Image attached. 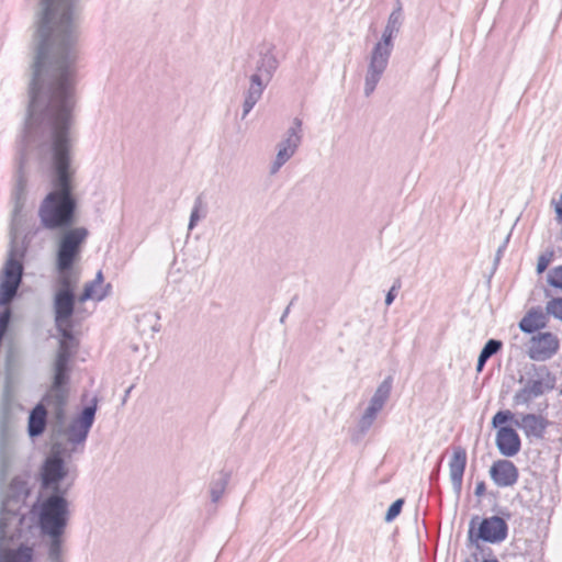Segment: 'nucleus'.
<instances>
[{"instance_id":"nucleus-1","label":"nucleus","mask_w":562,"mask_h":562,"mask_svg":"<svg viewBox=\"0 0 562 562\" xmlns=\"http://www.w3.org/2000/svg\"><path fill=\"white\" fill-rule=\"evenodd\" d=\"M79 0H41L32 40L33 63L29 83V105L24 130L18 147L16 171L11 199L13 222H21L27 201L26 165L34 156L40 165L49 166L41 157L40 147L47 142L46 131L61 104L68 102L75 115L78 82Z\"/></svg>"},{"instance_id":"nucleus-2","label":"nucleus","mask_w":562,"mask_h":562,"mask_svg":"<svg viewBox=\"0 0 562 562\" xmlns=\"http://www.w3.org/2000/svg\"><path fill=\"white\" fill-rule=\"evenodd\" d=\"M75 115H70L68 102H64L46 131L47 142L40 147L41 157L49 160L53 189L41 201L37 215L43 228L72 229L77 221L78 199L75 194L72 148L77 142Z\"/></svg>"},{"instance_id":"nucleus-3","label":"nucleus","mask_w":562,"mask_h":562,"mask_svg":"<svg viewBox=\"0 0 562 562\" xmlns=\"http://www.w3.org/2000/svg\"><path fill=\"white\" fill-rule=\"evenodd\" d=\"M88 236L89 231L83 226L59 235L55 254L57 272L55 291L76 293L75 290L80 281V271L75 269V263L81 258Z\"/></svg>"},{"instance_id":"nucleus-4","label":"nucleus","mask_w":562,"mask_h":562,"mask_svg":"<svg viewBox=\"0 0 562 562\" xmlns=\"http://www.w3.org/2000/svg\"><path fill=\"white\" fill-rule=\"evenodd\" d=\"M279 65V59L274 54V46L269 44L259 48L258 55L254 58V63L248 60L244 66V75L245 78L248 79V86L243 92L241 120L246 119L255 105L261 100Z\"/></svg>"},{"instance_id":"nucleus-5","label":"nucleus","mask_w":562,"mask_h":562,"mask_svg":"<svg viewBox=\"0 0 562 562\" xmlns=\"http://www.w3.org/2000/svg\"><path fill=\"white\" fill-rule=\"evenodd\" d=\"M402 24L403 11L402 5L398 2L397 7L389 15L381 40L373 46L371 50L364 78L363 91L366 97H370L374 92L385 69L387 68L389 59L394 47L393 38L398 34Z\"/></svg>"},{"instance_id":"nucleus-6","label":"nucleus","mask_w":562,"mask_h":562,"mask_svg":"<svg viewBox=\"0 0 562 562\" xmlns=\"http://www.w3.org/2000/svg\"><path fill=\"white\" fill-rule=\"evenodd\" d=\"M67 495L64 492H48L43 497L38 496L31 506L30 514L36 518L42 535H64L70 517Z\"/></svg>"},{"instance_id":"nucleus-7","label":"nucleus","mask_w":562,"mask_h":562,"mask_svg":"<svg viewBox=\"0 0 562 562\" xmlns=\"http://www.w3.org/2000/svg\"><path fill=\"white\" fill-rule=\"evenodd\" d=\"M519 382L524 386L515 393L513 402L515 405H528L535 398L552 391L557 379L546 364L531 363L525 367Z\"/></svg>"},{"instance_id":"nucleus-8","label":"nucleus","mask_w":562,"mask_h":562,"mask_svg":"<svg viewBox=\"0 0 562 562\" xmlns=\"http://www.w3.org/2000/svg\"><path fill=\"white\" fill-rule=\"evenodd\" d=\"M53 381L43 396V401L50 408L53 417L58 426L66 420V405L69 396L70 366L69 363L54 362Z\"/></svg>"},{"instance_id":"nucleus-9","label":"nucleus","mask_w":562,"mask_h":562,"mask_svg":"<svg viewBox=\"0 0 562 562\" xmlns=\"http://www.w3.org/2000/svg\"><path fill=\"white\" fill-rule=\"evenodd\" d=\"M508 536V525L499 516L485 517L480 520L479 516H473L469 524L468 542L475 546L477 550L484 553V548L480 541L488 543H501Z\"/></svg>"},{"instance_id":"nucleus-10","label":"nucleus","mask_w":562,"mask_h":562,"mask_svg":"<svg viewBox=\"0 0 562 562\" xmlns=\"http://www.w3.org/2000/svg\"><path fill=\"white\" fill-rule=\"evenodd\" d=\"M32 487L29 479L23 475H15L8 484L5 495L3 497L1 509L3 514L19 518L22 525L25 514L22 512L26 506V501L31 496Z\"/></svg>"},{"instance_id":"nucleus-11","label":"nucleus","mask_w":562,"mask_h":562,"mask_svg":"<svg viewBox=\"0 0 562 562\" xmlns=\"http://www.w3.org/2000/svg\"><path fill=\"white\" fill-rule=\"evenodd\" d=\"M393 387V378L386 376L376 387L373 396L369 402V406L360 417L356 430V435L352 436L351 440L357 442L361 439L372 427L378 414L383 409L385 403L390 398L391 391Z\"/></svg>"},{"instance_id":"nucleus-12","label":"nucleus","mask_w":562,"mask_h":562,"mask_svg":"<svg viewBox=\"0 0 562 562\" xmlns=\"http://www.w3.org/2000/svg\"><path fill=\"white\" fill-rule=\"evenodd\" d=\"M67 474L68 469L60 452H52L41 468V488L45 492L68 493L71 484L66 486L61 484Z\"/></svg>"},{"instance_id":"nucleus-13","label":"nucleus","mask_w":562,"mask_h":562,"mask_svg":"<svg viewBox=\"0 0 562 562\" xmlns=\"http://www.w3.org/2000/svg\"><path fill=\"white\" fill-rule=\"evenodd\" d=\"M303 122L294 117L283 138L277 145V155L270 166V173L276 175L297 151L303 139Z\"/></svg>"},{"instance_id":"nucleus-14","label":"nucleus","mask_w":562,"mask_h":562,"mask_svg":"<svg viewBox=\"0 0 562 562\" xmlns=\"http://www.w3.org/2000/svg\"><path fill=\"white\" fill-rule=\"evenodd\" d=\"M24 273L23 262L7 259L0 276V306H7L18 295Z\"/></svg>"},{"instance_id":"nucleus-15","label":"nucleus","mask_w":562,"mask_h":562,"mask_svg":"<svg viewBox=\"0 0 562 562\" xmlns=\"http://www.w3.org/2000/svg\"><path fill=\"white\" fill-rule=\"evenodd\" d=\"M98 400L94 397L90 405L85 406L79 415L69 424L66 435L68 442L72 445L83 443L94 423Z\"/></svg>"},{"instance_id":"nucleus-16","label":"nucleus","mask_w":562,"mask_h":562,"mask_svg":"<svg viewBox=\"0 0 562 562\" xmlns=\"http://www.w3.org/2000/svg\"><path fill=\"white\" fill-rule=\"evenodd\" d=\"M560 342L554 334L539 333L531 337L527 355L531 360L546 361L558 352Z\"/></svg>"},{"instance_id":"nucleus-17","label":"nucleus","mask_w":562,"mask_h":562,"mask_svg":"<svg viewBox=\"0 0 562 562\" xmlns=\"http://www.w3.org/2000/svg\"><path fill=\"white\" fill-rule=\"evenodd\" d=\"M490 476L496 486L509 487L517 483L519 471L513 461L499 459L491 465Z\"/></svg>"},{"instance_id":"nucleus-18","label":"nucleus","mask_w":562,"mask_h":562,"mask_svg":"<svg viewBox=\"0 0 562 562\" xmlns=\"http://www.w3.org/2000/svg\"><path fill=\"white\" fill-rule=\"evenodd\" d=\"M467 450L457 446L453 448L452 457L449 461V475L452 484L453 492L459 499L462 492L463 475L467 468Z\"/></svg>"},{"instance_id":"nucleus-19","label":"nucleus","mask_w":562,"mask_h":562,"mask_svg":"<svg viewBox=\"0 0 562 562\" xmlns=\"http://www.w3.org/2000/svg\"><path fill=\"white\" fill-rule=\"evenodd\" d=\"M496 447L504 457L516 456L521 448L519 435L510 426L499 427L496 434Z\"/></svg>"},{"instance_id":"nucleus-20","label":"nucleus","mask_w":562,"mask_h":562,"mask_svg":"<svg viewBox=\"0 0 562 562\" xmlns=\"http://www.w3.org/2000/svg\"><path fill=\"white\" fill-rule=\"evenodd\" d=\"M77 300L76 293L55 291L53 300L55 323L68 322L72 318Z\"/></svg>"},{"instance_id":"nucleus-21","label":"nucleus","mask_w":562,"mask_h":562,"mask_svg":"<svg viewBox=\"0 0 562 562\" xmlns=\"http://www.w3.org/2000/svg\"><path fill=\"white\" fill-rule=\"evenodd\" d=\"M514 425L521 429L528 438L542 439L549 422L541 415L525 414L520 419H515Z\"/></svg>"},{"instance_id":"nucleus-22","label":"nucleus","mask_w":562,"mask_h":562,"mask_svg":"<svg viewBox=\"0 0 562 562\" xmlns=\"http://www.w3.org/2000/svg\"><path fill=\"white\" fill-rule=\"evenodd\" d=\"M549 314L544 312L541 306L531 307L526 315L520 319L518 327L525 334H535L543 329L548 325Z\"/></svg>"},{"instance_id":"nucleus-23","label":"nucleus","mask_w":562,"mask_h":562,"mask_svg":"<svg viewBox=\"0 0 562 562\" xmlns=\"http://www.w3.org/2000/svg\"><path fill=\"white\" fill-rule=\"evenodd\" d=\"M47 404L42 400L30 412L27 419V434L31 438L42 436L47 425Z\"/></svg>"},{"instance_id":"nucleus-24","label":"nucleus","mask_w":562,"mask_h":562,"mask_svg":"<svg viewBox=\"0 0 562 562\" xmlns=\"http://www.w3.org/2000/svg\"><path fill=\"white\" fill-rule=\"evenodd\" d=\"M21 222H13L11 220V226H10V245L8 250V258L12 259L13 261L23 262L24 257L26 255L27 245L25 240H19L18 238V227Z\"/></svg>"},{"instance_id":"nucleus-25","label":"nucleus","mask_w":562,"mask_h":562,"mask_svg":"<svg viewBox=\"0 0 562 562\" xmlns=\"http://www.w3.org/2000/svg\"><path fill=\"white\" fill-rule=\"evenodd\" d=\"M33 548L23 543L14 549L4 550L0 554V562H33Z\"/></svg>"},{"instance_id":"nucleus-26","label":"nucleus","mask_w":562,"mask_h":562,"mask_svg":"<svg viewBox=\"0 0 562 562\" xmlns=\"http://www.w3.org/2000/svg\"><path fill=\"white\" fill-rule=\"evenodd\" d=\"M231 480V472L220 471L214 474L210 483V495L212 503H217L224 495Z\"/></svg>"},{"instance_id":"nucleus-27","label":"nucleus","mask_w":562,"mask_h":562,"mask_svg":"<svg viewBox=\"0 0 562 562\" xmlns=\"http://www.w3.org/2000/svg\"><path fill=\"white\" fill-rule=\"evenodd\" d=\"M205 215H206L205 204H204L202 195H199L194 200L193 207H192V211L190 214V220H189V225H188L189 231H192L196 226L198 222L202 217H205Z\"/></svg>"},{"instance_id":"nucleus-28","label":"nucleus","mask_w":562,"mask_h":562,"mask_svg":"<svg viewBox=\"0 0 562 562\" xmlns=\"http://www.w3.org/2000/svg\"><path fill=\"white\" fill-rule=\"evenodd\" d=\"M95 288L97 285L92 281L87 282L83 286V291L78 296V301L83 303L93 297H95L98 301H101L108 295V290L111 289V284H106L104 291L100 294H97Z\"/></svg>"},{"instance_id":"nucleus-29","label":"nucleus","mask_w":562,"mask_h":562,"mask_svg":"<svg viewBox=\"0 0 562 562\" xmlns=\"http://www.w3.org/2000/svg\"><path fill=\"white\" fill-rule=\"evenodd\" d=\"M78 344H69V341H59L57 355L54 362L70 363Z\"/></svg>"},{"instance_id":"nucleus-30","label":"nucleus","mask_w":562,"mask_h":562,"mask_svg":"<svg viewBox=\"0 0 562 562\" xmlns=\"http://www.w3.org/2000/svg\"><path fill=\"white\" fill-rule=\"evenodd\" d=\"M50 538V543L48 547V559L50 562H61V552H63V535H47Z\"/></svg>"},{"instance_id":"nucleus-31","label":"nucleus","mask_w":562,"mask_h":562,"mask_svg":"<svg viewBox=\"0 0 562 562\" xmlns=\"http://www.w3.org/2000/svg\"><path fill=\"white\" fill-rule=\"evenodd\" d=\"M55 324L58 333L61 336V339L59 341H69V344H78L72 333L74 324L71 319H69L68 322H60Z\"/></svg>"},{"instance_id":"nucleus-32","label":"nucleus","mask_w":562,"mask_h":562,"mask_svg":"<svg viewBox=\"0 0 562 562\" xmlns=\"http://www.w3.org/2000/svg\"><path fill=\"white\" fill-rule=\"evenodd\" d=\"M547 282L550 286L562 290V265L549 270L547 274Z\"/></svg>"},{"instance_id":"nucleus-33","label":"nucleus","mask_w":562,"mask_h":562,"mask_svg":"<svg viewBox=\"0 0 562 562\" xmlns=\"http://www.w3.org/2000/svg\"><path fill=\"white\" fill-rule=\"evenodd\" d=\"M547 314L562 322V297H553L546 305Z\"/></svg>"},{"instance_id":"nucleus-34","label":"nucleus","mask_w":562,"mask_h":562,"mask_svg":"<svg viewBox=\"0 0 562 562\" xmlns=\"http://www.w3.org/2000/svg\"><path fill=\"white\" fill-rule=\"evenodd\" d=\"M515 415L510 411H498L492 418V426L494 428L503 427L502 425L515 420Z\"/></svg>"},{"instance_id":"nucleus-35","label":"nucleus","mask_w":562,"mask_h":562,"mask_svg":"<svg viewBox=\"0 0 562 562\" xmlns=\"http://www.w3.org/2000/svg\"><path fill=\"white\" fill-rule=\"evenodd\" d=\"M503 347V342L497 339H488L483 346L481 353L488 359L496 355Z\"/></svg>"},{"instance_id":"nucleus-36","label":"nucleus","mask_w":562,"mask_h":562,"mask_svg":"<svg viewBox=\"0 0 562 562\" xmlns=\"http://www.w3.org/2000/svg\"><path fill=\"white\" fill-rule=\"evenodd\" d=\"M403 505H404L403 498H398V499L394 501L387 508L384 520L386 522L393 521L401 514Z\"/></svg>"},{"instance_id":"nucleus-37","label":"nucleus","mask_w":562,"mask_h":562,"mask_svg":"<svg viewBox=\"0 0 562 562\" xmlns=\"http://www.w3.org/2000/svg\"><path fill=\"white\" fill-rule=\"evenodd\" d=\"M552 256H553V252H548V254H542L538 257V262H537V268H536V271L538 274L543 273L548 269V267L551 262Z\"/></svg>"},{"instance_id":"nucleus-38","label":"nucleus","mask_w":562,"mask_h":562,"mask_svg":"<svg viewBox=\"0 0 562 562\" xmlns=\"http://www.w3.org/2000/svg\"><path fill=\"white\" fill-rule=\"evenodd\" d=\"M401 286H402L401 280L396 279L385 295V305L386 306H390L394 302Z\"/></svg>"},{"instance_id":"nucleus-39","label":"nucleus","mask_w":562,"mask_h":562,"mask_svg":"<svg viewBox=\"0 0 562 562\" xmlns=\"http://www.w3.org/2000/svg\"><path fill=\"white\" fill-rule=\"evenodd\" d=\"M510 236L512 234H507V236L505 237V239L503 240V243L498 246L497 250H496V254H495V259H494V262L495 265H497L499 262V260L502 259L503 257V254L504 251L506 250L507 246H508V243H509V239H510Z\"/></svg>"},{"instance_id":"nucleus-40","label":"nucleus","mask_w":562,"mask_h":562,"mask_svg":"<svg viewBox=\"0 0 562 562\" xmlns=\"http://www.w3.org/2000/svg\"><path fill=\"white\" fill-rule=\"evenodd\" d=\"M485 492H486L485 482L484 481L477 482L476 486H475V490H474L475 496L482 497L485 494Z\"/></svg>"},{"instance_id":"nucleus-41","label":"nucleus","mask_w":562,"mask_h":562,"mask_svg":"<svg viewBox=\"0 0 562 562\" xmlns=\"http://www.w3.org/2000/svg\"><path fill=\"white\" fill-rule=\"evenodd\" d=\"M487 360H488V358H487V357H485V356H483V355L480 352L479 358H477V362H476V371H477V372H481V371L484 369V367H485V364H486Z\"/></svg>"},{"instance_id":"nucleus-42","label":"nucleus","mask_w":562,"mask_h":562,"mask_svg":"<svg viewBox=\"0 0 562 562\" xmlns=\"http://www.w3.org/2000/svg\"><path fill=\"white\" fill-rule=\"evenodd\" d=\"M296 299H297V296L295 295V296L291 300V302H290V304L286 306V308L284 310V312H283V314L281 315V318H280V322H281V323H284V321H285L286 316L289 315L290 307H291V305L293 304V302H294Z\"/></svg>"},{"instance_id":"nucleus-43","label":"nucleus","mask_w":562,"mask_h":562,"mask_svg":"<svg viewBox=\"0 0 562 562\" xmlns=\"http://www.w3.org/2000/svg\"><path fill=\"white\" fill-rule=\"evenodd\" d=\"M92 282H93L97 286H99V285L103 282V273H102V271H101V270H99V271L97 272L95 278H94V280H92Z\"/></svg>"},{"instance_id":"nucleus-44","label":"nucleus","mask_w":562,"mask_h":562,"mask_svg":"<svg viewBox=\"0 0 562 562\" xmlns=\"http://www.w3.org/2000/svg\"><path fill=\"white\" fill-rule=\"evenodd\" d=\"M133 389H134V384H132L131 386H128V387L126 389V391H125V393H124V396H123V398H122V404H125V403H126V401H127V398H128V396H130V394H131V392H132V390H133Z\"/></svg>"},{"instance_id":"nucleus-45","label":"nucleus","mask_w":562,"mask_h":562,"mask_svg":"<svg viewBox=\"0 0 562 562\" xmlns=\"http://www.w3.org/2000/svg\"><path fill=\"white\" fill-rule=\"evenodd\" d=\"M9 408H5L4 415L1 420V427L4 429L8 423Z\"/></svg>"},{"instance_id":"nucleus-46","label":"nucleus","mask_w":562,"mask_h":562,"mask_svg":"<svg viewBox=\"0 0 562 562\" xmlns=\"http://www.w3.org/2000/svg\"><path fill=\"white\" fill-rule=\"evenodd\" d=\"M438 477H439V470L432 471L430 474V480L435 481V480H438Z\"/></svg>"},{"instance_id":"nucleus-47","label":"nucleus","mask_w":562,"mask_h":562,"mask_svg":"<svg viewBox=\"0 0 562 562\" xmlns=\"http://www.w3.org/2000/svg\"><path fill=\"white\" fill-rule=\"evenodd\" d=\"M482 562H499L496 558L493 559H484Z\"/></svg>"},{"instance_id":"nucleus-48","label":"nucleus","mask_w":562,"mask_h":562,"mask_svg":"<svg viewBox=\"0 0 562 562\" xmlns=\"http://www.w3.org/2000/svg\"><path fill=\"white\" fill-rule=\"evenodd\" d=\"M472 557H473V559H474L475 561H477V560H479L477 553H473V554H472Z\"/></svg>"},{"instance_id":"nucleus-49","label":"nucleus","mask_w":562,"mask_h":562,"mask_svg":"<svg viewBox=\"0 0 562 562\" xmlns=\"http://www.w3.org/2000/svg\"><path fill=\"white\" fill-rule=\"evenodd\" d=\"M463 562H471L469 559H465Z\"/></svg>"}]
</instances>
